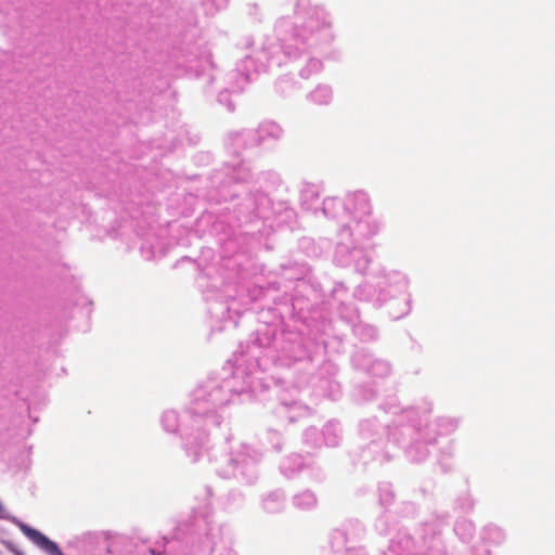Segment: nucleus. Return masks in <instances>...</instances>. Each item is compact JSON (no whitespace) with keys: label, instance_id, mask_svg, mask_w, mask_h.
<instances>
[{"label":"nucleus","instance_id":"f03ea898","mask_svg":"<svg viewBox=\"0 0 555 555\" xmlns=\"http://www.w3.org/2000/svg\"><path fill=\"white\" fill-rule=\"evenodd\" d=\"M4 515V507L2 505V503L0 502V518H2Z\"/></svg>","mask_w":555,"mask_h":555},{"label":"nucleus","instance_id":"f257e3e1","mask_svg":"<svg viewBox=\"0 0 555 555\" xmlns=\"http://www.w3.org/2000/svg\"><path fill=\"white\" fill-rule=\"evenodd\" d=\"M21 530L30 541H33L37 546H39L49 555H64L55 542L51 541L37 529H34L27 525H22Z\"/></svg>","mask_w":555,"mask_h":555}]
</instances>
